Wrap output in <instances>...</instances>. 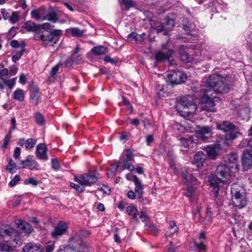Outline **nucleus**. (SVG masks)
<instances>
[{
  "instance_id": "338daca9",
  "label": "nucleus",
  "mask_w": 252,
  "mask_h": 252,
  "mask_svg": "<svg viewBox=\"0 0 252 252\" xmlns=\"http://www.w3.org/2000/svg\"><path fill=\"white\" fill-rule=\"evenodd\" d=\"M41 28L46 31L49 30L51 28V25L49 23H45L40 25Z\"/></svg>"
},
{
  "instance_id": "de8ad7c7",
  "label": "nucleus",
  "mask_w": 252,
  "mask_h": 252,
  "mask_svg": "<svg viewBox=\"0 0 252 252\" xmlns=\"http://www.w3.org/2000/svg\"><path fill=\"white\" fill-rule=\"evenodd\" d=\"M15 79L13 78L11 80H4V83L6 86H8L10 89H11L15 85Z\"/></svg>"
},
{
  "instance_id": "5701e85b",
  "label": "nucleus",
  "mask_w": 252,
  "mask_h": 252,
  "mask_svg": "<svg viewBox=\"0 0 252 252\" xmlns=\"http://www.w3.org/2000/svg\"><path fill=\"white\" fill-rule=\"evenodd\" d=\"M65 33L67 35L71 34L73 37H81L83 35L84 32L78 28H72L66 29Z\"/></svg>"
},
{
  "instance_id": "6e6552de",
  "label": "nucleus",
  "mask_w": 252,
  "mask_h": 252,
  "mask_svg": "<svg viewBox=\"0 0 252 252\" xmlns=\"http://www.w3.org/2000/svg\"><path fill=\"white\" fill-rule=\"evenodd\" d=\"M216 125L218 129L222 130L226 133V138L228 140H232L236 138L239 134L236 127L229 122H218Z\"/></svg>"
},
{
  "instance_id": "c9c22d12",
  "label": "nucleus",
  "mask_w": 252,
  "mask_h": 252,
  "mask_svg": "<svg viewBox=\"0 0 252 252\" xmlns=\"http://www.w3.org/2000/svg\"><path fill=\"white\" fill-rule=\"evenodd\" d=\"M36 143V140L33 138L28 139L25 142V147L26 149H31L33 148Z\"/></svg>"
},
{
  "instance_id": "f704fd0d",
  "label": "nucleus",
  "mask_w": 252,
  "mask_h": 252,
  "mask_svg": "<svg viewBox=\"0 0 252 252\" xmlns=\"http://www.w3.org/2000/svg\"><path fill=\"white\" fill-rule=\"evenodd\" d=\"M12 251V248L7 242H0V251L2 252H10Z\"/></svg>"
},
{
  "instance_id": "864d4df0",
  "label": "nucleus",
  "mask_w": 252,
  "mask_h": 252,
  "mask_svg": "<svg viewBox=\"0 0 252 252\" xmlns=\"http://www.w3.org/2000/svg\"><path fill=\"white\" fill-rule=\"evenodd\" d=\"M52 167L55 170H59L60 167V164L58 162V161L56 159H52Z\"/></svg>"
},
{
  "instance_id": "e2e57ef3",
  "label": "nucleus",
  "mask_w": 252,
  "mask_h": 252,
  "mask_svg": "<svg viewBox=\"0 0 252 252\" xmlns=\"http://www.w3.org/2000/svg\"><path fill=\"white\" fill-rule=\"evenodd\" d=\"M181 58L183 61L185 62H189V55L186 52H183V54H181Z\"/></svg>"
},
{
  "instance_id": "4c0bfd02",
  "label": "nucleus",
  "mask_w": 252,
  "mask_h": 252,
  "mask_svg": "<svg viewBox=\"0 0 252 252\" xmlns=\"http://www.w3.org/2000/svg\"><path fill=\"white\" fill-rule=\"evenodd\" d=\"M215 211L211 207H208L206 210V219L208 220V222L211 221V219L213 216V213Z\"/></svg>"
},
{
  "instance_id": "ea45409f",
  "label": "nucleus",
  "mask_w": 252,
  "mask_h": 252,
  "mask_svg": "<svg viewBox=\"0 0 252 252\" xmlns=\"http://www.w3.org/2000/svg\"><path fill=\"white\" fill-rule=\"evenodd\" d=\"M24 183L25 185L31 184L33 186H36L38 184V181L34 178L32 177L25 180Z\"/></svg>"
},
{
  "instance_id": "20e7f679",
  "label": "nucleus",
  "mask_w": 252,
  "mask_h": 252,
  "mask_svg": "<svg viewBox=\"0 0 252 252\" xmlns=\"http://www.w3.org/2000/svg\"><path fill=\"white\" fill-rule=\"evenodd\" d=\"M176 108L182 116L188 119L195 113L197 107L193 101L192 97L187 95L182 97L177 102Z\"/></svg>"
},
{
  "instance_id": "f03ea898",
  "label": "nucleus",
  "mask_w": 252,
  "mask_h": 252,
  "mask_svg": "<svg viewBox=\"0 0 252 252\" xmlns=\"http://www.w3.org/2000/svg\"><path fill=\"white\" fill-rule=\"evenodd\" d=\"M238 171H233L229 164H221L218 166L216 175L211 174L208 177L210 185L213 188L214 195L218 196L219 190L226 188L231 182L235 174Z\"/></svg>"
},
{
  "instance_id": "aec40b11",
  "label": "nucleus",
  "mask_w": 252,
  "mask_h": 252,
  "mask_svg": "<svg viewBox=\"0 0 252 252\" xmlns=\"http://www.w3.org/2000/svg\"><path fill=\"white\" fill-rule=\"evenodd\" d=\"M82 242L80 233L76 232L72 235L68 240L69 248L71 249V247L78 245Z\"/></svg>"
},
{
  "instance_id": "13d9d810",
  "label": "nucleus",
  "mask_w": 252,
  "mask_h": 252,
  "mask_svg": "<svg viewBox=\"0 0 252 252\" xmlns=\"http://www.w3.org/2000/svg\"><path fill=\"white\" fill-rule=\"evenodd\" d=\"M59 67H60V64H57V65H55L52 69V70H51L50 73V74L51 76H54L57 73V72L59 69Z\"/></svg>"
},
{
  "instance_id": "e433bc0d",
  "label": "nucleus",
  "mask_w": 252,
  "mask_h": 252,
  "mask_svg": "<svg viewBox=\"0 0 252 252\" xmlns=\"http://www.w3.org/2000/svg\"><path fill=\"white\" fill-rule=\"evenodd\" d=\"M145 227L147 230H149L154 234H157L158 232V228H157L153 223L146 225Z\"/></svg>"
},
{
  "instance_id": "a18cd8bd",
  "label": "nucleus",
  "mask_w": 252,
  "mask_h": 252,
  "mask_svg": "<svg viewBox=\"0 0 252 252\" xmlns=\"http://www.w3.org/2000/svg\"><path fill=\"white\" fill-rule=\"evenodd\" d=\"M16 34V29L14 27L11 28L8 31L7 37L8 39L13 38Z\"/></svg>"
},
{
  "instance_id": "9b49d317",
  "label": "nucleus",
  "mask_w": 252,
  "mask_h": 252,
  "mask_svg": "<svg viewBox=\"0 0 252 252\" xmlns=\"http://www.w3.org/2000/svg\"><path fill=\"white\" fill-rule=\"evenodd\" d=\"M238 161V155L235 152H232L228 154L225 157V164H229L231 167V170L233 171H238L239 168L237 164Z\"/></svg>"
},
{
  "instance_id": "423d86ee",
  "label": "nucleus",
  "mask_w": 252,
  "mask_h": 252,
  "mask_svg": "<svg viewBox=\"0 0 252 252\" xmlns=\"http://www.w3.org/2000/svg\"><path fill=\"white\" fill-rule=\"evenodd\" d=\"M232 205L236 209L244 208L247 204V199L241 187L237 183L233 184L231 189Z\"/></svg>"
},
{
  "instance_id": "58836bf2",
  "label": "nucleus",
  "mask_w": 252,
  "mask_h": 252,
  "mask_svg": "<svg viewBox=\"0 0 252 252\" xmlns=\"http://www.w3.org/2000/svg\"><path fill=\"white\" fill-rule=\"evenodd\" d=\"M165 20H166L165 25L166 26H167V27L166 28H167L168 31H169L172 29V28L174 27V26L175 25L174 21L172 19L169 18L168 17H166L165 18Z\"/></svg>"
},
{
  "instance_id": "7ed1b4c3",
  "label": "nucleus",
  "mask_w": 252,
  "mask_h": 252,
  "mask_svg": "<svg viewBox=\"0 0 252 252\" xmlns=\"http://www.w3.org/2000/svg\"><path fill=\"white\" fill-rule=\"evenodd\" d=\"M15 223L18 229L17 231L9 226L3 225L0 227V236H10L15 244L14 247H16L22 244L24 236L31 233L32 229L29 223L21 220H15Z\"/></svg>"
},
{
  "instance_id": "412c9836",
  "label": "nucleus",
  "mask_w": 252,
  "mask_h": 252,
  "mask_svg": "<svg viewBox=\"0 0 252 252\" xmlns=\"http://www.w3.org/2000/svg\"><path fill=\"white\" fill-rule=\"evenodd\" d=\"M23 252H43L42 248L35 244L29 243L23 248Z\"/></svg>"
},
{
  "instance_id": "37998d69",
  "label": "nucleus",
  "mask_w": 252,
  "mask_h": 252,
  "mask_svg": "<svg viewBox=\"0 0 252 252\" xmlns=\"http://www.w3.org/2000/svg\"><path fill=\"white\" fill-rule=\"evenodd\" d=\"M121 3L125 5L126 8L132 7L133 5V2L131 0H119Z\"/></svg>"
},
{
  "instance_id": "2f4dec72",
  "label": "nucleus",
  "mask_w": 252,
  "mask_h": 252,
  "mask_svg": "<svg viewBox=\"0 0 252 252\" xmlns=\"http://www.w3.org/2000/svg\"><path fill=\"white\" fill-rule=\"evenodd\" d=\"M34 119L36 123L39 125H44L45 124V120L43 116L40 113H36L34 115Z\"/></svg>"
},
{
  "instance_id": "49530a36",
  "label": "nucleus",
  "mask_w": 252,
  "mask_h": 252,
  "mask_svg": "<svg viewBox=\"0 0 252 252\" xmlns=\"http://www.w3.org/2000/svg\"><path fill=\"white\" fill-rule=\"evenodd\" d=\"M99 189L103 194H109L111 192V190L110 188L106 186H103L102 187L99 188Z\"/></svg>"
},
{
  "instance_id": "72a5a7b5",
  "label": "nucleus",
  "mask_w": 252,
  "mask_h": 252,
  "mask_svg": "<svg viewBox=\"0 0 252 252\" xmlns=\"http://www.w3.org/2000/svg\"><path fill=\"white\" fill-rule=\"evenodd\" d=\"M16 169V165L12 159H9L6 167V170L10 173H14Z\"/></svg>"
},
{
  "instance_id": "39448f33",
  "label": "nucleus",
  "mask_w": 252,
  "mask_h": 252,
  "mask_svg": "<svg viewBox=\"0 0 252 252\" xmlns=\"http://www.w3.org/2000/svg\"><path fill=\"white\" fill-rule=\"evenodd\" d=\"M181 170L182 182L187 186L186 192L184 193L190 201L195 200L198 196V193L196 190V188L195 186L198 185V182L195 177L188 172L186 168H182Z\"/></svg>"
},
{
  "instance_id": "cd10ccee",
  "label": "nucleus",
  "mask_w": 252,
  "mask_h": 252,
  "mask_svg": "<svg viewBox=\"0 0 252 252\" xmlns=\"http://www.w3.org/2000/svg\"><path fill=\"white\" fill-rule=\"evenodd\" d=\"M92 51L96 55H101L106 52V48L102 46H96L92 49Z\"/></svg>"
},
{
  "instance_id": "dca6fc26",
  "label": "nucleus",
  "mask_w": 252,
  "mask_h": 252,
  "mask_svg": "<svg viewBox=\"0 0 252 252\" xmlns=\"http://www.w3.org/2000/svg\"><path fill=\"white\" fill-rule=\"evenodd\" d=\"M173 54V51L171 50H168L166 51H159L156 54V60L157 62H161L165 60L169 62L170 64H171V56Z\"/></svg>"
},
{
  "instance_id": "052dcab7",
  "label": "nucleus",
  "mask_w": 252,
  "mask_h": 252,
  "mask_svg": "<svg viewBox=\"0 0 252 252\" xmlns=\"http://www.w3.org/2000/svg\"><path fill=\"white\" fill-rule=\"evenodd\" d=\"M127 197L129 199H134L137 197L136 194L133 190H130L127 193Z\"/></svg>"
},
{
  "instance_id": "9d476101",
  "label": "nucleus",
  "mask_w": 252,
  "mask_h": 252,
  "mask_svg": "<svg viewBox=\"0 0 252 252\" xmlns=\"http://www.w3.org/2000/svg\"><path fill=\"white\" fill-rule=\"evenodd\" d=\"M68 226L65 221H60L55 226L51 232V235L54 239H57L64 234L67 231Z\"/></svg>"
},
{
  "instance_id": "79ce46f5",
  "label": "nucleus",
  "mask_w": 252,
  "mask_h": 252,
  "mask_svg": "<svg viewBox=\"0 0 252 252\" xmlns=\"http://www.w3.org/2000/svg\"><path fill=\"white\" fill-rule=\"evenodd\" d=\"M20 180V177L18 175H16L14 178L10 181L9 185L10 187L15 186Z\"/></svg>"
},
{
  "instance_id": "f3484780",
  "label": "nucleus",
  "mask_w": 252,
  "mask_h": 252,
  "mask_svg": "<svg viewBox=\"0 0 252 252\" xmlns=\"http://www.w3.org/2000/svg\"><path fill=\"white\" fill-rule=\"evenodd\" d=\"M47 151L46 146L44 144L40 143L36 147V157L40 159L47 160L48 159Z\"/></svg>"
},
{
  "instance_id": "473e14b6",
  "label": "nucleus",
  "mask_w": 252,
  "mask_h": 252,
  "mask_svg": "<svg viewBox=\"0 0 252 252\" xmlns=\"http://www.w3.org/2000/svg\"><path fill=\"white\" fill-rule=\"evenodd\" d=\"M26 28L30 31H35L39 29L38 26L32 21H28L25 23Z\"/></svg>"
},
{
  "instance_id": "1a4fd4ad",
  "label": "nucleus",
  "mask_w": 252,
  "mask_h": 252,
  "mask_svg": "<svg viewBox=\"0 0 252 252\" xmlns=\"http://www.w3.org/2000/svg\"><path fill=\"white\" fill-rule=\"evenodd\" d=\"M167 82L171 84L178 85L183 83L187 79V75L186 73L181 71H170L166 75Z\"/></svg>"
},
{
  "instance_id": "5fc2aeb1",
  "label": "nucleus",
  "mask_w": 252,
  "mask_h": 252,
  "mask_svg": "<svg viewBox=\"0 0 252 252\" xmlns=\"http://www.w3.org/2000/svg\"><path fill=\"white\" fill-rule=\"evenodd\" d=\"M169 164L170 167L173 170L174 173L178 174V171L176 168V165L175 164L174 161H173L172 160H170L169 161Z\"/></svg>"
},
{
  "instance_id": "2eb2a0df",
  "label": "nucleus",
  "mask_w": 252,
  "mask_h": 252,
  "mask_svg": "<svg viewBox=\"0 0 252 252\" xmlns=\"http://www.w3.org/2000/svg\"><path fill=\"white\" fill-rule=\"evenodd\" d=\"M221 149L220 144L216 143L213 145L205 147L206 151L208 157L211 159L216 158L218 155L219 151Z\"/></svg>"
},
{
  "instance_id": "a19ab883",
  "label": "nucleus",
  "mask_w": 252,
  "mask_h": 252,
  "mask_svg": "<svg viewBox=\"0 0 252 252\" xmlns=\"http://www.w3.org/2000/svg\"><path fill=\"white\" fill-rule=\"evenodd\" d=\"M9 21L12 24H14L19 20L18 14L17 12H13L11 16H9Z\"/></svg>"
},
{
  "instance_id": "393cba45",
  "label": "nucleus",
  "mask_w": 252,
  "mask_h": 252,
  "mask_svg": "<svg viewBox=\"0 0 252 252\" xmlns=\"http://www.w3.org/2000/svg\"><path fill=\"white\" fill-rule=\"evenodd\" d=\"M126 212L129 216L133 217V219L138 220L137 215L138 211L134 206H130L127 207Z\"/></svg>"
},
{
  "instance_id": "8fccbe9b",
  "label": "nucleus",
  "mask_w": 252,
  "mask_h": 252,
  "mask_svg": "<svg viewBox=\"0 0 252 252\" xmlns=\"http://www.w3.org/2000/svg\"><path fill=\"white\" fill-rule=\"evenodd\" d=\"M123 102L124 104L126 106V108L128 110H132V106L130 105V102L128 100H127L125 96H122Z\"/></svg>"
},
{
  "instance_id": "0eeeda50",
  "label": "nucleus",
  "mask_w": 252,
  "mask_h": 252,
  "mask_svg": "<svg viewBox=\"0 0 252 252\" xmlns=\"http://www.w3.org/2000/svg\"><path fill=\"white\" fill-rule=\"evenodd\" d=\"M98 174H82L79 176H75L74 180L80 184L78 185L73 183H70L71 187L74 188L80 192H83L84 189V186H90L92 184L96 183L98 180Z\"/></svg>"
},
{
  "instance_id": "69168bd1",
  "label": "nucleus",
  "mask_w": 252,
  "mask_h": 252,
  "mask_svg": "<svg viewBox=\"0 0 252 252\" xmlns=\"http://www.w3.org/2000/svg\"><path fill=\"white\" fill-rule=\"evenodd\" d=\"M154 138L153 135H148L146 137V143L147 145H150V144L153 141Z\"/></svg>"
},
{
  "instance_id": "0e129e2a",
  "label": "nucleus",
  "mask_w": 252,
  "mask_h": 252,
  "mask_svg": "<svg viewBox=\"0 0 252 252\" xmlns=\"http://www.w3.org/2000/svg\"><path fill=\"white\" fill-rule=\"evenodd\" d=\"M1 13L4 19L6 20L8 19L9 15L8 12L4 9H1L0 10Z\"/></svg>"
},
{
  "instance_id": "4468645a",
  "label": "nucleus",
  "mask_w": 252,
  "mask_h": 252,
  "mask_svg": "<svg viewBox=\"0 0 252 252\" xmlns=\"http://www.w3.org/2000/svg\"><path fill=\"white\" fill-rule=\"evenodd\" d=\"M21 168H29L31 170L38 169V164L34 159L33 156L29 155L25 160H21Z\"/></svg>"
},
{
  "instance_id": "a211bd4d",
  "label": "nucleus",
  "mask_w": 252,
  "mask_h": 252,
  "mask_svg": "<svg viewBox=\"0 0 252 252\" xmlns=\"http://www.w3.org/2000/svg\"><path fill=\"white\" fill-rule=\"evenodd\" d=\"M205 160V156L202 151L197 152L194 157L192 164L195 165L197 167L199 168L203 166Z\"/></svg>"
},
{
  "instance_id": "6e6d98bb",
  "label": "nucleus",
  "mask_w": 252,
  "mask_h": 252,
  "mask_svg": "<svg viewBox=\"0 0 252 252\" xmlns=\"http://www.w3.org/2000/svg\"><path fill=\"white\" fill-rule=\"evenodd\" d=\"M125 158L130 161L133 160V153H132V152L130 150H127L126 151V158Z\"/></svg>"
},
{
  "instance_id": "6ab92c4d",
  "label": "nucleus",
  "mask_w": 252,
  "mask_h": 252,
  "mask_svg": "<svg viewBox=\"0 0 252 252\" xmlns=\"http://www.w3.org/2000/svg\"><path fill=\"white\" fill-rule=\"evenodd\" d=\"M134 185V191L136 194L137 197L140 198L142 197L144 193L143 186L142 181L138 177L135 178Z\"/></svg>"
},
{
  "instance_id": "680f3d73",
  "label": "nucleus",
  "mask_w": 252,
  "mask_h": 252,
  "mask_svg": "<svg viewBox=\"0 0 252 252\" xmlns=\"http://www.w3.org/2000/svg\"><path fill=\"white\" fill-rule=\"evenodd\" d=\"M140 218L143 221H147L149 220V218L146 213L141 212L140 215Z\"/></svg>"
},
{
  "instance_id": "09e8293b",
  "label": "nucleus",
  "mask_w": 252,
  "mask_h": 252,
  "mask_svg": "<svg viewBox=\"0 0 252 252\" xmlns=\"http://www.w3.org/2000/svg\"><path fill=\"white\" fill-rule=\"evenodd\" d=\"M9 76V71L7 68H3L0 70V78L7 77Z\"/></svg>"
},
{
  "instance_id": "ddd939ff",
  "label": "nucleus",
  "mask_w": 252,
  "mask_h": 252,
  "mask_svg": "<svg viewBox=\"0 0 252 252\" xmlns=\"http://www.w3.org/2000/svg\"><path fill=\"white\" fill-rule=\"evenodd\" d=\"M242 163L244 170H248L252 167V150H245L243 151Z\"/></svg>"
},
{
  "instance_id": "a878e982",
  "label": "nucleus",
  "mask_w": 252,
  "mask_h": 252,
  "mask_svg": "<svg viewBox=\"0 0 252 252\" xmlns=\"http://www.w3.org/2000/svg\"><path fill=\"white\" fill-rule=\"evenodd\" d=\"M169 232H167L165 234L166 237H170L175 233L178 232V227L175 222L173 221H169Z\"/></svg>"
},
{
  "instance_id": "bf43d9fd",
  "label": "nucleus",
  "mask_w": 252,
  "mask_h": 252,
  "mask_svg": "<svg viewBox=\"0 0 252 252\" xmlns=\"http://www.w3.org/2000/svg\"><path fill=\"white\" fill-rule=\"evenodd\" d=\"M21 154V149L19 147H16L14 150V158L16 159L19 158Z\"/></svg>"
},
{
  "instance_id": "c85d7f7f",
  "label": "nucleus",
  "mask_w": 252,
  "mask_h": 252,
  "mask_svg": "<svg viewBox=\"0 0 252 252\" xmlns=\"http://www.w3.org/2000/svg\"><path fill=\"white\" fill-rule=\"evenodd\" d=\"M42 20H48L50 22L55 23L58 20V18L56 14L53 12H51L46 15H44Z\"/></svg>"
},
{
  "instance_id": "c756f323",
  "label": "nucleus",
  "mask_w": 252,
  "mask_h": 252,
  "mask_svg": "<svg viewBox=\"0 0 252 252\" xmlns=\"http://www.w3.org/2000/svg\"><path fill=\"white\" fill-rule=\"evenodd\" d=\"M13 98L19 101H23L24 99L23 91L21 89H17L14 93Z\"/></svg>"
},
{
  "instance_id": "4be33fe9",
  "label": "nucleus",
  "mask_w": 252,
  "mask_h": 252,
  "mask_svg": "<svg viewBox=\"0 0 252 252\" xmlns=\"http://www.w3.org/2000/svg\"><path fill=\"white\" fill-rule=\"evenodd\" d=\"M129 161H130L124 158L121 159L120 161L117 164H119L120 166L119 167H120L122 170L127 169L129 171H132L134 170V167L133 165L129 163Z\"/></svg>"
},
{
  "instance_id": "7c9ffc66",
  "label": "nucleus",
  "mask_w": 252,
  "mask_h": 252,
  "mask_svg": "<svg viewBox=\"0 0 252 252\" xmlns=\"http://www.w3.org/2000/svg\"><path fill=\"white\" fill-rule=\"evenodd\" d=\"M119 166V164H116V165H112L111 167L108 169L107 172L108 177L111 178H113L115 176Z\"/></svg>"
},
{
  "instance_id": "774afa93",
  "label": "nucleus",
  "mask_w": 252,
  "mask_h": 252,
  "mask_svg": "<svg viewBox=\"0 0 252 252\" xmlns=\"http://www.w3.org/2000/svg\"><path fill=\"white\" fill-rule=\"evenodd\" d=\"M51 33L52 35L58 36L61 34L62 31L60 30H53L51 31Z\"/></svg>"
},
{
  "instance_id": "f8f14e48",
  "label": "nucleus",
  "mask_w": 252,
  "mask_h": 252,
  "mask_svg": "<svg viewBox=\"0 0 252 252\" xmlns=\"http://www.w3.org/2000/svg\"><path fill=\"white\" fill-rule=\"evenodd\" d=\"M212 127L208 126H203L200 127L196 130V133L197 137L202 141L207 142L208 141L212 135Z\"/></svg>"
},
{
  "instance_id": "c03bdc74",
  "label": "nucleus",
  "mask_w": 252,
  "mask_h": 252,
  "mask_svg": "<svg viewBox=\"0 0 252 252\" xmlns=\"http://www.w3.org/2000/svg\"><path fill=\"white\" fill-rule=\"evenodd\" d=\"M156 30L158 32H164V34H166L168 31L167 28H165V27L162 25H160L157 27Z\"/></svg>"
},
{
  "instance_id": "f257e3e1",
  "label": "nucleus",
  "mask_w": 252,
  "mask_h": 252,
  "mask_svg": "<svg viewBox=\"0 0 252 252\" xmlns=\"http://www.w3.org/2000/svg\"><path fill=\"white\" fill-rule=\"evenodd\" d=\"M204 94L201 97L200 103L201 108L206 111H215L216 103L220 100L218 97L213 94L227 93L229 87L226 83V78L219 74H213L208 78L203 79Z\"/></svg>"
},
{
  "instance_id": "b1692460",
  "label": "nucleus",
  "mask_w": 252,
  "mask_h": 252,
  "mask_svg": "<svg viewBox=\"0 0 252 252\" xmlns=\"http://www.w3.org/2000/svg\"><path fill=\"white\" fill-rule=\"evenodd\" d=\"M71 249L75 252H88L87 245L85 243H81L78 245L71 247Z\"/></svg>"
},
{
  "instance_id": "bb28decb",
  "label": "nucleus",
  "mask_w": 252,
  "mask_h": 252,
  "mask_svg": "<svg viewBox=\"0 0 252 252\" xmlns=\"http://www.w3.org/2000/svg\"><path fill=\"white\" fill-rule=\"evenodd\" d=\"M43 11L41 9L34 10L32 11L31 15L32 18L38 20L43 21L42 18L44 16Z\"/></svg>"
},
{
  "instance_id": "3c124183",
  "label": "nucleus",
  "mask_w": 252,
  "mask_h": 252,
  "mask_svg": "<svg viewBox=\"0 0 252 252\" xmlns=\"http://www.w3.org/2000/svg\"><path fill=\"white\" fill-rule=\"evenodd\" d=\"M54 249V243L49 242L46 247V252H52Z\"/></svg>"
},
{
  "instance_id": "603ef678",
  "label": "nucleus",
  "mask_w": 252,
  "mask_h": 252,
  "mask_svg": "<svg viewBox=\"0 0 252 252\" xmlns=\"http://www.w3.org/2000/svg\"><path fill=\"white\" fill-rule=\"evenodd\" d=\"M24 53V50H22L18 53H17L15 55H13L12 57V60L14 62H16L17 61L19 60L21 58V56L23 55Z\"/></svg>"
},
{
  "instance_id": "4d7b16f0",
  "label": "nucleus",
  "mask_w": 252,
  "mask_h": 252,
  "mask_svg": "<svg viewBox=\"0 0 252 252\" xmlns=\"http://www.w3.org/2000/svg\"><path fill=\"white\" fill-rule=\"evenodd\" d=\"M10 137L8 135H6L3 139V142L1 145L2 148L6 149L9 143Z\"/></svg>"
}]
</instances>
